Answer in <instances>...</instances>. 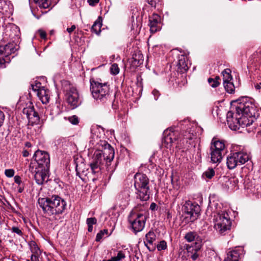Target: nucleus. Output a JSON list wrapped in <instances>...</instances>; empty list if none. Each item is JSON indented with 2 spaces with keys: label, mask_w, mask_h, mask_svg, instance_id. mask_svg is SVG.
Wrapping results in <instances>:
<instances>
[{
  "label": "nucleus",
  "mask_w": 261,
  "mask_h": 261,
  "mask_svg": "<svg viewBox=\"0 0 261 261\" xmlns=\"http://www.w3.org/2000/svg\"><path fill=\"white\" fill-rule=\"evenodd\" d=\"M91 141L97 149L93 155L90 167L92 173L99 174L103 166L108 167L111 165L114 158V150L106 140L100 139L98 136L93 135Z\"/></svg>",
  "instance_id": "obj_1"
},
{
  "label": "nucleus",
  "mask_w": 261,
  "mask_h": 261,
  "mask_svg": "<svg viewBox=\"0 0 261 261\" xmlns=\"http://www.w3.org/2000/svg\"><path fill=\"white\" fill-rule=\"evenodd\" d=\"M237 113L239 114L240 127H249L248 132H253L256 128V124L255 123V108L250 101H242L238 103L236 106Z\"/></svg>",
  "instance_id": "obj_2"
},
{
  "label": "nucleus",
  "mask_w": 261,
  "mask_h": 261,
  "mask_svg": "<svg viewBox=\"0 0 261 261\" xmlns=\"http://www.w3.org/2000/svg\"><path fill=\"white\" fill-rule=\"evenodd\" d=\"M38 203L44 213L48 216L63 213L66 206L65 201L58 195H53L46 198H39Z\"/></svg>",
  "instance_id": "obj_3"
},
{
  "label": "nucleus",
  "mask_w": 261,
  "mask_h": 261,
  "mask_svg": "<svg viewBox=\"0 0 261 261\" xmlns=\"http://www.w3.org/2000/svg\"><path fill=\"white\" fill-rule=\"evenodd\" d=\"M134 187L137 198L142 201H147L149 199V179L146 174L137 173L135 175Z\"/></svg>",
  "instance_id": "obj_4"
},
{
  "label": "nucleus",
  "mask_w": 261,
  "mask_h": 261,
  "mask_svg": "<svg viewBox=\"0 0 261 261\" xmlns=\"http://www.w3.org/2000/svg\"><path fill=\"white\" fill-rule=\"evenodd\" d=\"M90 90L93 98L100 102H106L111 97L110 85L108 83H101L93 79H90Z\"/></svg>",
  "instance_id": "obj_5"
},
{
  "label": "nucleus",
  "mask_w": 261,
  "mask_h": 261,
  "mask_svg": "<svg viewBox=\"0 0 261 261\" xmlns=\"http://www.w3.org/2000/svg\"><path fill=\"white\" fill-rule=\"evenodd\" d=\"M64 83L63 88L65 92L67 103L72 109L76 108L82 102L77 89L70 85L67 81H65Z\"/></svg>",
  "instance_id": "obj_6"
},
{
  "label": "nucleus",
  "mask_w": 261,
  "mask_h": 261,
  "mask_svg": "<svg viewBox=\"0 0 261 261\" xmlns=\"http://www.w3.org/2000/svg\"><path fill=\"white\" fill-rule=\"evenodd\" d=\"M215 228L221 234H224L225 232L229 230L231 225V222L227 213L221 212L214 216Z\"/></svg>",
  "instance_id": "obj_7"
},
{
  "label": "nucleus",
  "mask_w": 261,
  "mask_h": 261,
  "mask_svg": "<svg viewBox=\"0 0 261 261\" xmlns=\"http://www.w3.org/2000/svg\"><path fill=\"white\" fill-rule=\"evenodd\" d=\"M147 215L132 212L128 217V220L133 231L137 234L141 231L144 228Z\"/></svg>",
  "instance_id": "obj_8"
},
{
  "label": "nucleus",
  "mask_w": 261,
  "mask_h": 261,
  "mask_svg": "<svg viewBox=\"0 0 261 261\" xmlns=\"http://www.w3.org/2000/svg\"><path fill=\"white\" fill-rule=\"evenodd\" d=\"M249 159V155L246 152H231L227 157V166L229 169H233L237 166L245 164Z\"/></svg>",
  "instance_id": "obj_9"
},
{
  "label": "nucleus",
  "mask_w": 261,
  "mask_h": 261,
  "mask_svg": "<svg viewBox=\"0 0 261 261\" xmlns=\"http://www.w3.org/2000/svg\"><path fill=\"white\" fill-rule=\"evenodd\" d=\"M182 211L187 215L186 216L187 222H193L198 219L201 210L197 203L187 201L182 206Z\"/></svg>",
  "instance_id": "obj_10"
},
{
  "label": "nucleus",
  "mask_w": 261,
  "mask_h": 261,
  "mask_svg": "<svg viewBox=\"0 0 261 261\" xmlns=\"http://www.w3.org/2000/svg\"><path fill=\"white\" fill-rule=\"evenodd\" d=\"M17 49L16 45L9 43L6 45L0 44V68H4L10 61V55L14 53Z\"/></svg>",
  "instance_id": "obj_11"
},
{
  "label": "nucleus",
  "mask_w": 261,
  "mask_h": 261,
  "mask_svg": "<svg viewBox=\"0 0 261 261\" xmlns=\"http://www.w3.org/2000/svg\"><path fill=\"white\" fill-rule=\"evenodd\" d=\"M33 159L36 163V165H34L35 168H40L45 171H49L50 158L48 153L38 150L35 151Z\"/></svg>",
  "instance_id": "obj_12"
},
{
  "label": "nucleus",
  "mask_w": 261,
  "mask_h": 261,
  "mask_svg": "<svg viewBox=\"0 0 261 261\" xmlns=\"http://www.w3.org/2000/svg\"><path fill=\"white\" fill-rule=\"evenodd\" d=\"M29 171L34 174V179L38 185H41L45 181H47V175L49 171H45L40 168H35L34 163L33 162L30 163Z\"/></svg>",
  "instance_id": "obj_13"
},
{
  "label": "nucleus",
  "mask_w": 261,
  "mask_h": 261,
  "mask_svg": "<svg viewBox=\"0 0 261 261\" xmlns=\"http://www.w3.org/2000/svg\"><path fill=\"white\" fill-rule=\"evenodd\" d=\"M22 113L27 116L29 123L31 125L39 123L40 118L38 112L35 110L34 106H30L24 108Z\"/></svg>",
  "instance_id": "obj_14"
},
{
  "label": "nucleus",
  "mask_w": 261,
  "mask_h": 261,
  "mask_svg": "<svg viewBox=\"0 0 261 261\" xmlns=\"http://www.w3.org/2000/svg\"><path fill=\"white\" fill-rule=\"evenodd\" d=\"M239 114L233 113L231 111H229L227 113L226 118L227 122L229 127L234 130H236L240 128V121Z\"/></svg>",
  "instance_id": "obj_15"
},
{
  "label": "nucleus",
  "mask_w": 261,
  "mask_h": 261,
  "mask_svg": "<svg viewBox=\"0 0 261 261\" xmlns=\"http://www.w3.org/2000/svg\"><path fill=\"white\" fill-rule=\"evenodd\" d=\"M176 139V133L171 129H167L164 132L162 143L166 145L167 148L170 147Z\"/></svg>",
  "instance_id": "obj_16"
},
{
  "label": "nucleus",
  "mask_w": 261,
  "mask_h": 261,
  "mask_svg": "<svg viewBox=\"0 0 261 261\" xmlns=\"http://www.w3.org/2000/svg\"><path fill=\"white\" fill-rule=\"evenodd\" d=\"M202 246V243L200 242H195L194 246L190 245H186L184 247L187 250L188 256H190L193 260L197 259L199 255L197 252L200 249Z\"/></svg>",
  "instance_id": "obj_17"
},
{
  "label": "nucleus",
  "mask_w": 261,
  "mask_h": 261,
  "mask_svg": "<svg viewBox=\"0 0 261 261\" xmlns=\"http://www.w3.org/2000/svg\"><path fill=\"white\" fill-rule=\"evenodd\" d=\"M143 56L140 50H136L129 60L130 65L133 69H136L143 63Z\"/></svg>",
  "instance_id": "obj_18"
},
{
  "label": "nucleus",
  "mask_w": 261,
  "mask_h": 261,
  "mask_svg": "<svg viewBox=\"0 0 261 261\" xmlns=\"http://www.w3.org/2000/svg\"><path fill=\"white\" fill-rule=\"evenodd\" d=\"M150 30L152 33H155L160 30L161 17L153 13L149 18Z\"/></svg>",
  "instance_id": "obj_19"
},
{
  "label": "nucleus",
  "mask_w": 261,
  "mask_h": 261,
  "mask_svg": "<svg viewBox=\"0 0 261 261\" xmlns=\"http://www.w3.org/2000/svg\"><path fill=\"white\" fill-rule=\"evenodd\" d=\"M243 249L241 248L229 251L227 252V256L223 261H239Z\"/></svg>",
  "instance_id": "obj_20"
},
{
  "label": "nucleus",
  "mask_w": 261,
  "mask_h": 261,
  "mask_svg": "<svg viewBox=\"0 0 261 261\" xmlns=\"http://www.w3.org/2000/svg\"><path fill=\"white\" fill-rule=\"evenodd\" d=\"M187 61V57L185 55H180L178 56L177 66L178 72L184 73L188 70Z\"/></svg>",
  "instance_id": "obj_21"
},
{
  "label": "nucleus",
  "mask_w": 261,
  "mask_h": 261,
  "mask_svg": "<svg viewBox=\"0 0 261 261\" xmlns=\"http://www.w3.org/2000/svg\"><path fill=\"white\" fill-rule=\"evenodd\" d=\"M75 164V170L77 175L82 180H84V177L87 175L88 173V169L87 168L86 165L82 162L80 163L76 162Z\"/></svg>",
  "instance_id": "obj_22"
},
{
  "label": "nucleus",
  "mask_w": 261,
  "mask_h": 261,
  "mask_svg": "<svg viewBox=\"0 0 261 261\" xmlns=\"http://www.w3.org/2000/svg\"><path fill=\"white\" fill-rule=\"evenodd\" d=\"M156 236L153 231H149L145 235V241H144L145 246L150 251H152L155 250V247H153L152 249L148 246V244L152 245L153 243L156 240Z\"/></svg>",
  "instance_id": "obj_23"
},
{
  "label": "nucleus",
  "mask_w": 261,
  "mask_h": 261,
  "mask_svg": "<svg viewBox=\"0 0 261 261\" xmlns=\"http://www.w3.org/2000/svg\"><path fill=\"white\" fill-rule=\"evenodd\" d=\"M37 95L43 104H47L49 102L50 99V91L48 89H45V88H42L39 90Z\"/></svg>",
  "instance_id": "obj_24"
},
{
  "label": "nucleus",
  "mask_w": 261,
  "mask_h": 261,
  "mask_svg": "<svg viewBox=\"0 0 261 261\" xmlns=\"http://www.w3.org/2000/svg\"><path fill=\"white\" fill-rule=\"evenodd\" d=\"M182 138L180 141L183 144L182 147L184 148L189 147L190 145V141L193 139L194 137L193 134L190 133L189 132L185 131L181 135Z\"/></svg>",
  "instance_id": "obj_25"
},
{
  "label": "nucleus",
  "mask_w": 261,
  "mask_h": 261,
  "mask_svg": "<svg viewBox=\"0 0 261 261\" xmlns=\"http://www.w3.org/2000/svg\"><path fill=\"white\" fill-rule=\"evenodd\" d=\"M225 148V145L223 141L217 140L213 142V144L211 147L212 151H218L223 153Z\"/></svg>",
  "instance_id": "obj_26"
},
{
  "label": "nucleus",
  "mask_w": 261,
  "mask_h": 261,
  "mask_svg": "<svg viewBox=\"0 0 261 261\" xmlns=\"http://www.w3.org/2000/svg\"><path fill=\"white\" fill-rule=\"evenodd\" d=\"M12 5L9 0H0V12L7 13L11 12Z\"/></svg>",
  "instance_id": "obj_27"
},
{
  "label": "nucleus",
  "mask_w": 261,
  "mask_h": 261,
  "mask_svg": "<svg viewBox=\"0 0 261 261\" xmlns=\"http://www.w3.org/2000/svg\"><path fill=\"white\" fill-rule=\"evenodd\" d=\"M185 239L188 242H191L195 241V242H201V238L198 236L197 233L194 231H190L187 233L185 236Z\"/></svg>",
  "instance_id": "obj_28"
},
{
  "label": "nucleus",
  "mask_w": 261,
  "mask_h": 261,
  "mask_svg": "<svg viewBox=\"0 0 261 261\" xmlns=\"http://www.w3.org/2000/svg\"><path fill=\"white\" fill-rule=\"evenodd\" d=\"M101 26L102 19L101 17H99L91 27L92 32L95 33L96 35H99L101 32Z\"/></svg>",
  "instance_id": "obj_29"
},
{
  "label": "nucleus",
  "mask_w": 261,
  "mask_h": 261,
  "mask_svg": "<svg viewBox=\"0 0 261 261\" xmlns=\"http://www.w3.org/2000/svg\"><path fill=\"white\" fill-rule=\"evenodd\" d=\"M211 161L213 163H219L222 159V153L218 151H212L211 152Z\"/></svg>",
  "instance_id": "obj_30"
},
{
  "label": "nucleus",
  "mask_w": 261,
  "mask_h": 261,
  "mask_svg": "<svg viewBox=\"0 0 261 261\" xmlns=\"http://www.w3.org/2000/svg\"><path fill=\"white\" fill-rule=\"evenodd\" d=\"M231 73V70L228 68H226L222 71L223 83L231 82L232 79Z\"/></svg>",
  "instance_id": "obj_31"
},
{
  "label": "nucleus",
  "mask_w": 261,
  "mask_h": 261,
  "mask_svg": "<svg viewBox=\"0 0 261 261\" xmlns=\"http://www.w3.org/2000/svg\"><path fill=\"white\" fill-rule=\"evenodd\" d=\"M29 246L32 254H41V251L35 241H31L29 243Z\"/></svg>",
  "instance_id": "obj_32"
},
{
  "label": "nucleus",
  "mask_w": 261,
  "mask_h": 261,
  "mask_svg": "<svg viewBox=\"0 0 261 261\" xmlns=\"http://www.w3.org/2000/svg\"><path fill=\"white\" fill-rule=\"evenodd\" d=\"M223 86L227 92L230 94L234 93L235 87L232 82H228L223 83Z\"/></svg>",
  "instance_id": "obj_33"
},
{
  "label": "nucleus",
  "mask_w": 261,
  "mask_h": 261,
  "mask_svg": "<svg viewBox=\"0 0 261 261\" xmlns=\"http://www.w3.org/2000/svg\"><path fill=\"white\" fill-rule=\"evenodd\" d=\"M38 6L44 9L48 8L50 5V3L48 0H34Z\"/></svg>",
  "instance_id": "obj_34"
},
{
  "label": "nucleus",
  "mask_w": 261,
  "mask_h": 261,
  "mask_svg": "<svg viewBox=\"0 0 261 261\" xmlns=\"http://www.w3.org/2000/svg\"><path fill=\"white\" fill-rule=\"evenodd\" d=\"M251 59L254 62H257L261 59V49H258L251 57Z\"/></svg>",
  "instance_id": "obj_35"
},
{
  "label": "nucleus",
  "mask_w": 261,
  "mask_h": 261,
  "mask_svg": "<svg viewBox=\"0 0 261 261\" xmlns=\"http://www.w3.org/2000/svg\"><path fill=\"white\" fill-rule=\"evenodd\" d=\"M108 230L107 229H105L100 230L96 235V241L99 242L101 239L103 238L105 234H108Z\"/></svg>",
  "instance_id": "obj_36"
},
{
  "label": "nucleus",
  "mask_w": 261,
  "mask_h": 261,
  "mask_svg": "<svg viewBox=\"0 0 261 261\" xmlns=\"http://www.w3.org/2000/svg\"><path fill=\"white\" fill-rule=\"evenodd\" d=\"M207 81L210 86L213 88H216L220 84L219 81H216L211 77L208 78Z\"/></svg>",
  "instance_id": "obj_37"
},
{
  "label": "nucleus",
  "mask_w": 261,
  "mask_h": 261,
  "mask_svg": "<svg viewBox=\"0 0 261 261\" xmlns=\"http://www.w3.org/2000/svg\"><path fill=\"white\" fill-rule=\"evenodd\" d=\"M167 247V243L164 240L160 241L159 243L156 245V248L159 251L165 250Z\"/></svg>",
  "instance_id": "obj_38"
},
{
  "label": "nucleus",
  "mask_w": 261,
  "mask_h": 261,
  "mask_svg": "<svg viewBox=\"0 0 261 261\" xmlns=\"http://www.w3.org/2000/svg\"><path fill=\"white\" fill-rule=\"evenodd\" d=\"M111 72L113 75H117L119 72V68L116 63H114L111 65Z\"/></svg>",
  "instance_id": "obj_39"
},
{
  "label": "nucleus",
  "mask_w": 261,
  "mask_h": 261,
  "mask_svg": "<svg viewBox=\"0 0 261 261\" xmlns=\"http://www.w3.org/2000/svg\"><path fill=\"white\" fill-rule=\"evenodd\" d=\"M31 87H32V90L34 92H36L37 94L38 92L39 91V90H40L42 88H44V87L41 86V84L40 82H37V83H36V84L35 85L32 84Z\"/></svg>",
  "instance_id": "obj_40"
},
{
  "label": "nucleus",
  "mask_w": 261,
  "mask_h": 261,
  "mask_svg": "<svg viewBox=\"0 0 261 261\" xmlns=\"http://www.w3.org/2000/svg\"><path fill=\"white\" fill-rule=\"evenodd\" d=\"M115 261H120L125 257V255L122 251H118L116 256L112 257Z\"/></svg>",
  "instance_id": "obj_41"
},
{
  "label": "nucleus",
  "mask_w": 261,
  "mask_h": 261,
  "mask_svg": "<svg viewBox=\"0 0 261 261\" xmlns=\"http://www.w3.org/2000/svg\"><path fill=\"white\" fill-rule=\"evenodd\" d=\"M204 174L207 178L211 179L215 175V171L212 168H209L204 172Z\"/></svg>",
  "instance_id": "obj_42"
},
{
  "label": "nucleus",
  "mask_w": 261,
  "mask_h": 261,
  "mask_svg": "<svg viewBox=\"0 0 261 261\" xmlns=\"http://www.w3.org/2000/svg\"><path fill=\"white\" fill-rule=\"evenodd\" d=\"M68 120L72 124L74 125L77 124L79 122V118L76 115L69 117L68 118Z\"/></svg>",
  "instance_id": "obj_43"
},
{
  "label": "nucleus",
  "mask_w": 261,
  "mask_h": 261,
  "mask_svg": "<svg viewBox=\"0 0 261 261\" xmlns=\"http://www.w3.org/2000/svg\"><path fill=\"white\" fill-rule=\"evenodd\" d=\"M86 223L88 225H93L97 223V219L95 217L88 218L87 219Z\"/></svg>",
  "instance_id": "obj_44"
},
{
  "label": "nucleus",
  "mask_w": 261,
  "mask_h": 261,
  "mask_svg": "<svg viewBox=\"0 0 261 261\" xmlns=\"http://www.w3.org/2000/svg\"><path fill=\"white\" fill-rule=\"evenodd\" d=\"M5 174L8 177H12L14 175V170L13 169H6L5 171Z\"/></svg>",
  "instance_id": "obj_45"
},
{
  "label": "nucleus",
  "mask_w": 261,
  "mask_h": 261,
  "mask_svg": "<svg viewBox=\"0 0 261 261\" xmlns=\"http://www.w3.org/2000/svg\"><path fill=\"white\" fill-rule=\"evenodd\" d=\"M12 231L13 232L16 233L20 236H22L23 235V233L18 227H13L11 229Z\"/></svg>",
  "instance_id": "obj_46"
},
{
  "label": "nucleus",
  "mask_w": 261,
  "mask_h": 261,
  "mask_svg": "<svg viewBox=\"0 0 261 261\" xmlns=\"http://www.w3.org/2000/svg\"><path fill=\"white\" fill-rule=\"evenodd\" d=\"M148 3L152 7L155 8L156 5L160 2V0H146Z\"/></svg>",
  "instance_id": "obj_47"
},
{
  "label": "nucleus",
  "mask_w": 261,
  "mask_h": 261,
  "mask_svg": "<svg viewBox=\"0 0 261 261\" xmlns=\"http://www.w3.org/2000/svg\"><path fill=\"white\" fill-rule=\"evenodd\" d=\"M40 255H41L39 254H32L30 256V259L32 260V261H40L39 256Z\"/></svg>",
  "instance_id": "obj_48"
},
{
  "label": "nucleus",
  "mask_w": 261,
  "mask_h": 261,
  "mask_svg": "<svg viewBox=\"0 0 261 261\" xmlns=\"http://www.w3.org/2000/svg\"><path fill=\"white\" fill-rule=\"evenodd\" d=\"M38 33H39L40 36L41 38L45 39L46 38V32L42 30H39L38 31Z\"/></svg>",
  "instance_id": "obj_49"
},
{
  "label": "nucleus",
  "mask_w": 261,
  "mask_h": 261,
  "mask_svg": "<svg viewBox=\"0 0 261 261\" xmlns=\"http://www.w3.org/2000/svg\"><path fill=\"white\" fill-rule=\"evenodd\" d=\"M99 1V0H88V3L89 5L94 6L98 3Z\"/></svg>",
  "instance_id": "obj_50"
},
{
  "label": "nucleus",
  "mask_w": 261,
  "mask_h": 261,
  "mask_svg": "<svg viewBox=\"0 0 261 261\" xmlns=\"http://www.w3.org/2000/svg\"><path fill=\"white\" fill-rule=\"evenodd\" d=\"M5 119V115L4 113L0 111V127L2 125Z\"/></svg>",
  "instance_id": "obj_51"
},
{
  "label": "nucleus",
  "mask_w": 261,
  "mask_h": 261,
  "mask_svg": "<svg viewBox=\"0 0 261 261\" xmlns=\"http://www.w3.org/2000/svg\"><path fill=\"white\" fill-rule=\"evenodd\" d=\"M15 182L18 185H20L21 183V177L19 176L16 175L14 178Z\"/></svg>",
  "instance_id": "obj_52"
},
{
  "label": "nucleus",
  "mask_w": 261,
  "mask_h": 261,
  "mask_svg": "<svg viewBox=\"0 0 261 261\" xmlns=\"http://www.w3.org/2000/svg\"><path fill=\"white\" fill-rule=\"evenodd\" d=\"M152 94H153V95L154 96V99L155 100H157L159 96V92L156 90H153L152 91Z\"/></svg>",
  "instance_id": "obj_53"
},
{
  "label": "nucleus",
  "mask_w": 261,
  "mask_h": 261,
  "mask_svg": "<svg viewBox=\"0 0 261 261\" xmlns=\"http://www.w3.org/2000/svg\"><path fill=\"white\" fill-rule=\"evenodd\" d=\"M76 28V27L75 25H72L71 28H68L67 29V31L69 33H72Z\"/></svg>",
  "instance_id": "obj_54"
},
{
  "label": "nucleus",
  "mask_w": 261,
  "mask_h": 261,
  "mask_svg": "<svg viewBox=\"0 0 261 261\" xmlns=\"http://www.w3.org/2000/svg\"><path fill=\"white\" fill-rule=\"evenodd\" d=\"M156 204L153 202V203H151V204H150V209L152 211H154L156 209Z\"/></svg>",
  "instance_id": "obj_55"
},
{
  "label": "nucleus",
  "mask_w": 261,
  "mask_h": 261,
  "mask_svg": "<svg viewBox=\"0 0 261 261\" xmlns=\"http://www.w3.org/2000/svg\"><path fill=\"white\" fill-rule=\"evenodd\" d=\"M22 155L24 157H27L29 155V152L28 150H24L22 151Z\"/></svg>",
  "instance_id": "obj_56"
},
{
  "label": "nucleus",
  "mask_w": 261,
  "mask_h": 261,
  "mask_svg": "<svg viewBox=\"0 0 261 261\" xmlns=\"http://www.w3.org/2000/svg\"><path fill=\"white\" fill-rule=\"evenodd\" d=\"M88 231L89 232H92L93 230V225H88Z\"/></svg>",
  "instance_id": "obj_57"
},
{
  "label": "nucleus",
  "mask_w": 261,
  "mask_h": 261,
  "mask_svg": "<svg viewBox=\"0 0 261 261\" xmlns=\"http://www.w3.org/2000/svg\"><path fill=\"white\" fill-rule=\"evenodd\" d=\"M25 146H27L28 147H31L32 146L31 143H30L29 142H26L25 144Z\"/></svg>",
  "instance_id": "obj_58"
},
{
  "label": "nucleus",
  "mask_w": 261,
  "mask_h": 261,
  "mask_svg": "<svg viewBox=\"0 0 261 261\" xmlns=\"http://www.w3.org/2000/svg\"><path fill=\"white\" fill-rule=\"evenodd\" d=\"M214 80L219 82V80H220V77L219 76H216L215 78L214 79Z\"/></svg>",
  "instance_id": "obj_59"
},
{
  "label": "nucleus",
  "mask_w": 261,
  "mask_h": 261,
  "mask_svg": "<svg viewBox=\"0 0 261 261\" xmlns=\"http://www.w3.org/2000/svg\"><path fill=\"white\" fill-rule=\"evenodd\" d=\"M23 190V188H21V187H20L19 189H18V192L19 193H21Z\"/></svg>",
  "instance_id": "obj_60"
},
{
  "label": "nucleus",
  "mask_w": 261,
  "mask_h": 261,
  "mask_svg": "<svg viewBox=\"0 0 261 261\" xmlns=\"http://www.w3.org/2000/svg\"><path fill=\"white\" fill-rule=\"evenodd\" d=\"M113 258L112 257L110 259H108V260H103V261H115L114 260H113Z\"/></svg>",
  "instance_id": "obj_61"
},
{
  "label": "nucleus",
  "mask_w": 261,
  "mask_h": 261,
  "mask_svg": "<svg viewBox=\"0 0 261 261\" xmlns=\"http://www.w3.org/2000/svg\"><path fill=\"white\" fill-rule=\"evenodd\" d=\"M54 30H51V31H50V35H53V34H54Z\"/></svg>",
  "instance_id": "obj_62"
},
{
  "label": "nucleus",
  "mask_w": 261,
  "mask_h": 261,
  "mask_svg": "<svg viewBox=\"0 0 261 261\" xmlns=\"http://www.w3.org/2000/svg\"><path fill=\"white\" fill-rule=\"evenodd\" d=\"M25 261H32V260H31L30 259H27L25 260Z\"/></svg>",
  "instance_id": "obj_63"
},
{
  "label": "nucleus",
  "mask_w": 261,
  "mask_h": 261,
  "mask_svg": "<svg viewBox=\"0 0 261 261\" xmlns=\"http://www.w3.org/2000/svg\"><path fill=\"white\" fill-rule=\"evenodd\" d=\"M25 261H32V260H31L30 259H27L25 260Z\"/></svg>",
  "instance_id": "obj_64"
}]
</instances>
